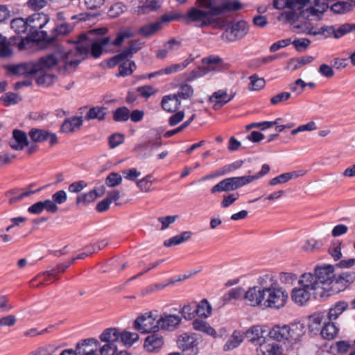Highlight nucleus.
<instances>
[{"label":"nucleus","mask_w":355,"mask_h":355,"mask_svg":"<svg viewBox=\"0 0 355 355\" xmlns=\"http://www.w3.org/2000/svg\"><path fill=\"white\" fill-rule=\"evenodd\" d=\"M96 32V30H92L78 36L74 42L75 50L67 52L63 58L67 69L74 71L89 53L96 58L100 57L102 54V47L110 43V37L97 38Z\"/></svg>","instance_id":"1"},{"label":"nucleus","mask_w":355,"mask_h":355,"mask_svg":"<svg viewBox=\"0 0 355 355\" xmlns=\"http://www.w3.org/2000/svg\"><path fill=\"white\" fill-rule=\"evenodd\" d=\"M198 6L190 8L182 15V19L187 24H193L198 28L211 25L213 15H219L225 10L235 11L241 8L239 1H230L222 6H215L214 0H197Z\"/></svg>","instance_id":"2"},{"label":"nucleus","mask_w":355,"mask_h":355,"mask_svg":"<svg viewBox=\"0 0 355 355\" xmlns=\"http://www.w3.org/2000/svg\"><path fill=\"white\" fill-rule=\"evenodd\" d=\"M335 279L334 266L332 265L317 266L313 274L307 272L302 275V283L306 287L312 288L314 293L319 294L321 297L324 295L325 291L330 289L331 284H335Z\"/></svg>","instance_id":"3"},{"label":"nucleus","mask_w":355,"mask_h":355,"mask_svg":"<svg viewBox=\"0 0 355 355\" xmlns=\"http://www.w3.org/2000/svg\"><path fill=\"white\" fill-rule=\"evenodd\" d=\"M288 299L287 291L277 284L265 286L264 306L279 309L286 305Z\"/></svg>","instance_id":"4"},{"label":"nucleus","mask_w":355,"mask_h":355,"mask_svg":"<svg viewBox=\"0 0 355 355\" xmlns=\"http://www.w3.org/2000/svg\"><path fill=\"white\" fill-rule=\"evenodd\" d=\"M202 67L192 71L187 78V81L205 76L209 72L220 71L224 67L223 60L218 55H211L202 59Z\"/></svg>","instance_id":"5"},{"label":"nucleus","mask_w":355,"mask_h":355,"mask_svg":"<svg viewBox=\"0 0 355 355\" xmlns=\"http://www.w3.org/2000/svg\"><path fill=\"white\" fill-rule=\"evenodd\" d=\"M305 9H300V12L297 13L296 11H288L285 12L283 15L285 16L286 20L288 22L295 23L300 17L303 19H310L311 17H317L320 19L324 12H325L329 6L327 3H318V6H315L312 1L311 4H307Z\"/></svg>","instance_id":"6"},{"label":"nucleus","mask_w":355,"mask_h":355,"mask_svg":"<svg viewBox=\"0 0 355 355\" xmlns=\"http://www.w3.org/2000/svg\"><path fill=\"white\" fill-rule=\"evenodd\" d=\"M28 34L34 40L44 41L46 42L45 37L40 35L41 32H48L44 28H47L50 21L48 15L43 12H37L31 15L27 18Z\"/></svg>","instance_id":"7"},{"label":"nucleus","mask_w":355,"mask_h":355,"mask_svg":"<svg viewBox=\"0 0 355 355\" xmlns=\"http://www.w3.org/2000/svg\"><path fill=\"white\" fill-rule=\"evenodd\" d=\"M64 56L65 54L62 55L60 53H57L48 54L40 58L37 62H33L35 74H37L40 72L51 69L57 64L63 66L65 71L68 72H72L73 71H70L66 67V64L63 60Z\"/></svg>","instance_id":"8"},{"label":"nucleus","mask_w":355,"mask_h":355,"mask_svg":"<svg viewBox=\"0 0 355 355\" xmlns=\"http://www.w3.org/2000/svg\"><path fill=\"white\" fill-rule=\"evenodd\" d=\"M198 338L194 333H183L177 340L178 347L182 350L183 355H197Z\"/></svg>","instance_id":"9"},{"label":"nucleus","mask_w":355,"mask_h":355,"mask_svg":"<svg viewBox=\"0 0 355 355\" xmlns=\"http://www.w3.org/2000/svg\"><path fill=\"white\" fill-rule=\"evenodd\" d=\"M248 24L245 21H239L227 27L221 37L227 42H234L242 39L248 33Z\"/></svg>","instance_id":"10"},{"label":"nucleus","mask_w":355,"mask_h":355,"mask_svg":"<svg viewBox=\"0 0 355 355\" xmlns=\"http://www.w3.org/2000/svg\"><path fill=\"white\" fill-rule=\"evenodd\" d=\"M155 318L152 312L145 313L138 316L133 322V328L141 334L155 332Z\"/></svg>","instance_id":"11"},{"label":"nucleus","mask_w":355,"mask_h":355,"mask_svg":"<svg viewBox=\"0 0 355 355\" xmlns=\"http://www.w3.org/2000/svg\"><path fill=\"white\" fill-rule=\"evenodd\" d=\"M141 44L137 41H131L129 45L125 47L121 53L111 58L108 61L110 67H114L124 60H128L133 54L137 53L140 49Z\"/></svg>","instance_id":"12"},{"label":"nucleus","mask_w":355,"mask_h":355,"mask_svg":"<svg viewBox=\"0 0 355 355\" xmlns=\"http://www.w3.org/2000/svg\"><path fill=\"white\" fill-rule=\"evenodd\" d=\"M182 322V317L175 314L164 313L157 320V331H173L177 329Z\"/></svg>","instance_id":"13"},{"label":"nucleus","mask_w":355,"mask_h":355,"mask_svg":"<svg viewBox=\"0 0 355 355\" xmlns=\"http://www.w3.org/2000/svg\"><path fill=\"white\" fill-rule=\"evenodd\" d=\"M74 26L69 23H62L53 27L49 32H41L40 35L45 37L46 43L51 44L55 42L58 37L69 34L73 30Z\"/></svg>","instance_id":"14"},{"label":"nucleus","mask_w":355,"mask_h":355,"mask_svg":"<svg viewBox=\"0 0 355 355\" xmlns=\"http://www.w3.org/2000/svg\"><path fill=\"white\" fill-rule=\"evenodd\" d=\"M253 179H223L211 189V192L227 191L235 190L249 184Z\"/></svg>","instance_id":"15"},{"label":"nucleus","mask_w":355,"mask_h":355,"mask_svg":"<svg viewBox=\"0 0 355 355\" xmlns=\"http://www.w3.org/2000/svg\"><path fill=\"white\" fill-rule=\"evenodd\" d=\"M244 299L250 306H264L265 286H254L250 288L244 294Z\"/></svg>","instance_id":"16"},{"label":"nucleus","mask_w":355,"mask_h":355,"mask_svg":"<svg viewBox=\"0 0 355 355\" xmlns=\"http://www.w3.org/2000/svg\"><path fill=\"white\" fill-rule=\"evenodd\" d=\"M300 287H295L293 288L291 297V300L297 304L303 306L310 299V291H313L312 288L306 287L304 284L302 283V275L298 281Z\"/></svg>","instance_id":"17"},{"label":"nucleus","mask_w":355,"mask_h":355,"mask_svg":"<svg viewBox=\"0 0 355 355\" xmlns=\"http://www.w3.org/2000/svg\"><path fill=\"white\" fill-rule=\"evenodd\" d=\"M320 31L322 34L327 33L326 37L334 35L335 38L338 39L347 33L355 32V24L346 23L340 25L337 29L333 26H324L322 27Z\"/></svg>","instance_id":"18"},{"label":"nucleus","mask_w":355,"mask_h":355,"mask_svg":"<svg viewBox=\"0 0 355 355\" xmlns=\"http://www.w3.org/2000/svg\"><path fill=\"white\" fill-rule=\"evenodd\" d=\"M28 135L31 139L36 143H41L49 140L51 146L58 143L56 135L45 130L32 128L29 131Z\"/></svg>","instance_id":"19"},{"label":"nucleus","mask_w":355,"mask_h":355,"mask_svg":"<svg viewBox=\"0 0 355 355\" xmlns=\"http://www.w3.org/2000/svg\"><path fill=\"white\" fill-rule=\"evenodd\" d=\"M315 6H318L319 0H313ZM312 0H273V6L276 9L288 7L293 10H300L307 4H311Z\"/></svg>","instance_id":"20"},{"label":"nucleus","mask_w":355,"mask_h":355,"mask_svg":"<svg viewBox=\"0 0 355 355\" xmlns=\"http://www.w3.org/2000/svg\"><path fill=\"white\" fill-rule=\"evenodd\" d=\"M99 343L94 338H88L78 343L76 347L77 355H97Z\"/></svg>","instance_id":"21"},{"label":"nucleus","mask_w":355,"mask_h":355,"mask_svg":"<svg viewBox=\"0 0 355 355\" xmlns=\"http://www.w3.org/2000/svg\"><path fill=\"white\" fill-rule=\"evenodd\" d=\"M35 184H30L28 185V187L26 188L11 190L9 192V193L12 196L9 198V203L10 205L17 203L19 201L21 200L23 198L40 191L42 188L37 187L35 189Z\"/></svg>","instance_id":"22"},{"label":"nucleus","mask_w":355,"mask_h":355,"mask_svg":"<svg viewBox=\"0 0 355 355\" xmlns=\"http://www.w3.org/2000/svg\"><path fill=\"white\" fill-rule=\"evenodd\" d=\"M233 96H229L227 91L220 89L213 93L209 98V102L213 103L214 110H218L230 102Z\"/></svg>","instance_id":"23"},{"label":"nucleus","mask_w":355,"mask_h":355,"mask_svg":"<svg viewBox=\"0 0 355 355\" xmlns=\"http://www.w3.org/2000/svg\"><path fill=\"white\" fill-rule=\"evenodd\" d=\"M193 61V58L189 56L186 60L180 63L173 64L165 68L157 70V76H162L164 75H171L185 69L190 63Z\"/></svg>","instance_id":"24"},{"label":"nucleus","mask_w":355,"mask_h":355,"mask_svg":"<svg viewBox=\"0 0 355 355\" xmlns=\"http://www.w3.org/2000/svg\"><path fill=\"white\" fill-rule=\"evenodd\" d=\"M259 347L257 352L260 355H280L282 354V347L275 343H268L265 341L263 338L259 343Z\"/></svg>","instance_id":"25"},{"label":"nucleus","mask_w":355,"mask_h":355,"mask_svg":"<svg viewBox=\"0 0 355 355\" xmlns=\"http://www.w3.org/2000/svg\"><path fill=\"white\" fill-rule=\"evenodd\" d=\"M269 336L278 342L288 340L291 336L290 327L287 325L275 326L270 331Z\"/></svg>","instance_id":"26"},{"label":"nucleus","mask_w":355,"mask_h":355,"mask_svg":"<svg viewBox=\"0 0 355 355\" xmlns=\"http://www.w3.org/2000/svg\"><path fill=\"white\" fill-rule=\"evenodd\" d=\"M12 138L16 144H11L10 146L17 150H23L25 146L28 145L27 135L25 132L20 130H14L12 132Z\"/></svg>","instance_id":"27"},{"label":"nucleus","mask_w":355,"mask_h":355,"mask_svg":"<svg viewBox=\"0 0 355 355\" xmlns=\"http://www.w3.org/2000/svg\"><path fill=\"white\" fill-rule=\"evenodd\" d=\"M181 103L174 94L165 96L161 102L162 108L169 112H174L178 110Z\"/></svg>","instance_id":"28"},{"label":"nucleus","mask_w":355,"mask_h":355,"mask_svg":"<svg viewBox=\"0 0 355 355\" xmlns=\"http://www.w3.org/2000/svg\"><path fill=\"white\" fill-rule=\"evenodd\" d=\"M83 124V119L81 116H73L66 119L62 126L61 131L64 133H69L74 132L76 128H79Z\"/></svg>","instance_id":"29"},{"label":"nucleus","mask_w":355,"mask_h":355,"mask_svg":"<svg viewBox=\"0 0 355 355\" xmlns=\"http://www.w3.org/2000/svg\"><path fill=\"white\" fill-rule=\"evenodd\" d=\"M108 110L103 106H96L90 108L86 113L85 118L87 121L97 119L103 121L107 114Z\"/></svg>","instance_id":"30"},{"label":"nucleus","mask_w":355,"mask_h":355,"mask_svg":"<svg viewBox=\"0 0 355 355\" xmlns=\"http://www.w3.org/2000/svg\"><path fill=\"white\" fill-rule=\"evenodd\" d=\"M180 45V42L174 38L165 42L163 47L157 51V58L164 59L168 53L177 50Z\"/></svg>","instance_id":"31"},{"label":"nucleus","mask_w":355,"mask_h":355,"mask_svg":"<svg viewBox=\"0 0 355 355\" xmlns=\"http://www.w3.org/2000/svg\"><path fill=\"white\" fill-rule=\"evenodd\" d=\"M264 333L261 326L254 325L247 330L245 337L250 342L258 344L264 338Z\"/></svg>","instance_id":"32"},{"label":"nucleus","mask_w":355,"mask_h":355,"mask_svg":"<svg viewBox=\"0 0 355 355\" xmlns=\"http://www.w3.org/2000/svg\"><path fill=\"white\" fill-rule=\"evenodd\" d=\"M193 234L190 231H184L180 234L175 235L164 242V245L166 248L180 245L191 239Z\"/></svg>","instance_id":"33"},{"label":"nucleus","mask_w":355,"mask_h":355,"mask_svg":"<svg viewBox=\"0 0 355 355\" xmlns=\"http://www.w3.org/2000/svg\"><path fill=\"white\" fill-rule=\"evenodd\" d=\"M194 90L191 85L187 83L180 84L178 87L177 92L174 94L176 98L181 103L182 101L189 100L193 96Z\"/></svg>","instance_id":"34"},{"label":"nucleus","mask_w":355,"mask_h":355,"mask_svg":"<svg viewBox=\"0 0 355 355\" xmlns=\"http://www.w3.org/2000/svg\"><path fill=\"white\" fill-rule=\"evenodd\" d=\"M348 308L347 302L340 301L334 304L327 313V318L331 321L337 319Z\"/></svg>","instance_id":"35"},{"label":"nucleus","mask_w":355,"mask_h":355,"mask_svg":"<svg viewBox=\"0 0 355 355\" xmlns=\"http://www.w3.org/2000/svg\"><path fill=\"white\" fill-rule=\"evenodd\" d=\"M119 338L120 332L118 329L114 327L106 329L100 336L101 340L107 343H114L116 344L119 343Z\"/></svg>","instance_id":"36"},{"label":"nucleus","mask_w":355,"mask_h":355,"mask_svg":"<svg viewBox=\"0 0 355 355\" xmlns=\"http://www.w3.org/2000/svg\"><path fill=\"white\" fill-rule=\"evenodd\" d=\"M9 69L13 74L28 76H33L35 74L33 62L11 66Z\"/></svg>","instance_id":"37"},{"label":"nucleus","mask_w":355,"mask_h":355,"mask_svg":"<svg viewBox=\"0 0 355 355\" xmlns=\"http://www.w3.org/2000/svg\"><path fill=\"white\" fill-rule=\"evenodd\" d=\"M135 35V31L131 27H126L120 30L116 38L112 41V44L114 46H121L123 42Z\"/></svg>","instance_id":"38"},{"label":"nucleus","mask_w":355,"mask_h":355,"mask_svg":"<svg viewBox=\"0 0 355 355\" xmlns=\"http://www.w3.org/2000/svg\"><path fill=\"white\" fill-rule=\"evenodd\" d=\"M138 6L134 9L137 15L148 14L155 10V0H138Z\"/></svg>","instance_id":"39"},{"label":"nucleus","mask_w":355,"mask_h":355,"mask_svg":"<svg viewBox=\"0 0 355 355\" xmlns=\"http://www.w3.org/2000/svg\"><path fill=\"white\" fill-rule=\"evenodd\" d=\"M243 163V161H237L232 164L225 165L222 168L215 171L214 173H211L207 178H217L218 176L227 175L230 172L240 168L242 166Z\"/></svg>","instance_id":"40"},{"label":"nucleus","mask_w":355,"mask_h":355,"mask_svg":"<svg viewBox=\"0 0 355 355\" xmlns=\"http://www.w3.org/2000/svg\"><path fill=\"white\" fill-rule=\"evenodd\" d=\"M338 333V329L334 322H324V326L321 330L322 336L327 340H333Z\"/></svg>","instance_id":"41"},{"label":"nucleus","mask_w":355,"mask_h":355,"mask_svg":"<svg viewBox=\"0 0 355 355\" xmlns=\"http://www.w3.org/2000/svg\"><path fill=\"white\" fill-rule=\"evenodd\" d=\"M192 326L196 331L204 332L214 338L216 337L217 334L216 331L206 321L198 319L194 320L192 322Z\"/></svg>","instance_id":"42"},{"label":"nucleus","mask_w":355,"mask_h":355,"mask_svg":"<svg viewBox=\"0 0 355 355\" xmlns=\"http://www.w3.org/2000/svg\"><path fill=\"white\" fill-rule=\"evenodd\" d=\"M354 281L355 272H343L337 277L336 276L335 284H340L342 287L346 288Z\"/></svg>","instance_id":"43"},{"label":"nucleus","mask_w":355,"mask_h":355,"mask_svg":"<svg viewBox=\"0 0 355 355\" xmlns=\"http://www.w3.org/2000/svg\"><path fill=\"white\" fill-rule=\"evenodd\" d=\"M37 76L36 83L39 86L42 87H49L51 85L57 77L54 74L45 73L44 71L40 72L37 74H35Z\"/></svg>","instance_id":"44"},{"label":"nucleus","mask_w":355,"mask_h":355,"mask_svg":"<svg viewBox=\"0 0 355 355\" xmlns=\"http://www.w3.org/2000/svg\"><path fill=\"white\" fill-rule=\"evenodd\" d=\"M10 28L17 34L28 32V21L23 18H15L10 21Z\"/></svg>","instance_id":"45"},{"label":"nucleus","mask_w":355,"mask_h":355,"mask_svg":"<svg viewBox=\"0 0 355 355\" xmlns=\"http://www.w3.org/2000/svg\"><path fill=\"white\" fill-rule=\"evenodd\" d=\"M139 338V334L135 332L123 331L120 332L119 343H122L124 345L130 347Z\"/></svg>","instance_id":"46"},{"label":"nucleus","mask_w":355,"mask_h":355,"mask_svg":"<svg viewBox=\"0 0 355 355\" xmlns=\"http://www.w3.org/2000/svg\"><path fill=\"white\" fill-rule=\"evenodd\" d=\"M196 315L200 317L207 318L211 315V306L205 299L201 300L200 303L196 306Z\"/></svg>","instance_id":"47"},{"label":"nucleus","mask_w":355,"mask_h":355,"mask_svg":"<svg viewBox=\"0 0 355 355\" xmlns=\"http://www.w3.org/2000/svg\"><path fill=\"white\" fill-rule=\"evenodd\" d=\"M103 194V190H101L99 192L96 189L91 190L83 196H78L77 198V202H83V203H89L96 200L98 197L101 196Z\"/></svg>","instance_id":"48"},{"label":"nucleus","mask_w":355,"mask_h":355,"mask_svg":"<svg viewBox=\"0 0 355 355\" xmlns=\"http://www.w3.org/2000/svg\"><path fill=\"white\" fill-rule=\"evenodd\" d=\"M179 313L181 314V317H183L185 320H192L196 315L195 304L184 305Z\"/></svg>","instance_id":"49"},{"label":"nucleus","mask_w":355,"mask_h":355,"mask_svg":"<svg viewBox=\"0 0 355 355\" xmlns=\"http://www.w3.org/2000/svg\"><path fill=\"white\" fill-rule=\"evenodd\" d=\"M130 118V111L126 107L117 108L113 114V119L116 122H123Z\"/></svg>","instance_id":"50"},{"label":"nucleus","mask_w":355,"mask_h":355,"mask_svg":"<svg viewBox=\"0 0 355 355\" xmlns=\"http://www.w3.org/2000/svg\"><path fill=\"white\" fill-rule=\"evenodd\" d=\"M245 291L241 287H236L232 288L223 296V301L227 302L232 300L239 299L243 295Z\"/></svg>","instance_id":"51"},{"label":"nucleus","mask_w":355,"mask_h":355,"mask_svg":"<svg viewBox=\"0 0 355 355\" xmlns=\"http://www.w3.org/2000/svg\"><path fill=\"white\" fill-rule=\"evenodd\" d=\"M243 341V336L240 332L234 331L231 338L225 343L224 348L225 350L234 349L239 345Z\"/></svg>","instance_id":"52"},{"label":"nucleus","mask_w":355,"mask_h":355,"mask_svg":"<svg viewBox=\"0 0 355 355\" xmlns=\"http://www.w3.org/2000/svg\"><path fill=\"white\" fill-rule=\"evenodd\" d=\"M59 273L58 272V270H57V268H51V270H46V271H44V272L42 273H40L39 275H37V277H35L34 279H33L31 282H30V286L31 287H40V286H44V283L42 281V282H40L38 284H35V282L39 279L41 276H47L48 277H57V274Z\"/></svg>","instance_id":"53"},{"label":"nucleus","mask_w":355,"mask_h":355,"mask_svg":"<svg viewBox=\"0 0 355 355\" xmlns=\"http://www.w3.org/2000/svg\"><path fill=\"white\" fill-rule=\"evenodd\" d=\"M250 80L249 89L250 90H259L265 86V80L262 78H259L256 74L251 76Z\"/></svg>","instance_id":"54"},{"label":"nucleus","mask_w":355,"mask_h":355,"mask_svg":"<svg viewBox=\"0 0 355 355\" xmlns=\"http://www.w3.org/2000/svg\"><path fill=\"white\" fill-rule=\"evenodd\" d=\"M125 10V6L124 4H123L121 2L116 3L110 8V9L108 10V15L110 17H113V18L117 17L121 13H123Z\"/></svg>","instance_id":"55"},{"label":"nucleus","mask_w":355,"mask_h":355,"mask_svg":"<svg viewBox=\"0 0 355 355\" xmlns=\"http://www.w3.org/2000/svg\"><path fill=\"white\" fill-rule=\"evenodd\" d=\"M340 245V242H334L329 248V253L335 261L340 259L342 257Z\"/></svg>","instance_id":"56"},{"label":"nucleus","mask_w":355,"mask_h":355,"mask_svg":"<svg viewBox=\"0 0 355 355\" xmlns=\"http://www.w3.org/2000/svg\"><path fill=\"white\" fill-rule=\"evenodd\" d=\"M182 15L175 13L171 15H164L161 17L160 21H157V31L162 28V24L171 21L173 20H178L182 19Z\"/></svg>","instance_id":"57"},{"label":"nucleus","mask_w":355,"mask_h":355,"mask_svg":"<svg viewBox=\"0 0 355 355\" xmlns=\"http://www.w3.org/2000/svg\"><path fill=\"white\" fill-rule=\"evenodd\" d=\"M136 91L138 93L139 96L145 98H149L155 93V89L153 88V87L150 85L138 87L136 89Z\"/></svg>","instance_id":"58"},{"label":"nucleus","mask_w":355,"mask_h":355,"mask_svg":"<svg viewBox=\"0 0 355 355\" xmlns=\"http://www.w3.org/2000/svg\"><path fill=\"white\" fill-rule=\"evenodd\" d=\"M11 54L12 50L8 46L6 37L0 34V55L6 57Z\"/></svg>","instance_id":"59"},{"label":"nucleus","mask_w":355,"mask_h":355,"mask_svg":"<svg viewBox=\"0 0 355 355\" xmlns=\"http://www.w3.org/2000/svg\"><path fill=\"white\" fill-rule=\"evenodd\" d=\"M124 142V135L121 133H114L109 137V145L114 148Z\"/></svg>","instance_id":"60"},{"label":"nucleus","mask_w":355,"mask_h":355,"mask_svg":"<svg viewBox=\"0 0 355 355\" xmlns=\"http://www.w3.org/2000/svg\"><path fill=\"white\" fill-rule=\"evenodd\" d=\"M291 44H293L297 51H304L311 44V40L308 38L297 39L294 41H291Z\"/></svg>","instance_id":"61"},{"label":"nucleus","mask_w":355,"mask_h":355,"mask_svg":"<svg viewBox=\"0 0 355 355\" xmlns=\"http://www.w3.org/2000/svg\"><path fill=\"white\" fill-rule=\"evenodd\" d=\"M117 352L116 344L114 343H105L100 348L101 355H114Z\"/></svg>","instance_id":"62"},{"label":"nucleus","mask_w":355,"mask_h":355,"mask_svg":"<svg viewBox=\"0 0 355 355\" xmlns=\"http://www.w3.org/2000/svg\"><path fill=\"white\" fill-rule=\"evenodd\" d=\"M297 279V275L292 272H281L279 275V280L282 284H292Z\"/></svg>","instance_id":"63"},{"label":"nucleus","mask_w":355,"mask_h":355,"mask_svg":"<svg viewBox=\"0 0 355 355\" xmlns=\"http://www.w3.org/2000/svg\"><path fill=\"white\" fill-rule=\"evenodd\" d=\"M2 99L6 106L17 104L21 100L17 94L11 92L6 94Z\"/></svg>","instance_id":"64"}]
</instances>
